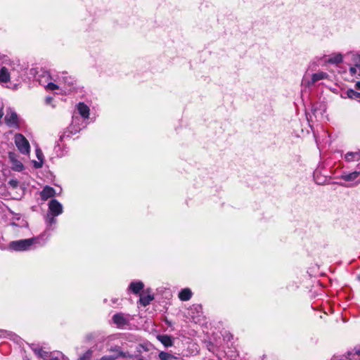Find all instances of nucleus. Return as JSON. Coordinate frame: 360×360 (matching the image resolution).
I'll return each instance as SVG.
<instances>
[{"label":"nucleus","mask_w":360,"mask_h":360,"mask_svg":"<svg viewBox=\"0 0 360 360\" xmlns=\"http://www.w3.org/2000/svg\"><path fill=\"white\" fill-rule=\"evenodd\" d=\"M355 87L356 89L358 90H360V82H357L356 84H355Z\"/></svg>","instance_id":"33"},{"label":"nucleus","mask_w":360,"mask_h":360,"mask_svg":"<svg viewBox=\"0 0 360 360\" xmlns=\"http://www.w3.org/2000/svg\"><path fill=\"white\" fill-rule=\"evenodd\" d=\"M50 360H60V359L56 357V358H52Z\"/></svg>","instance_id":"35"},{"label":"nucleus","mask_w":360,"mask_h":360,"mask_svg":"<svg viewBox=\"0 0 360 360\" xmlns=\"http://www.w3.org/2000/svg\"><path fill=\"white\" fill-rule=\"evenodd\" d=\"M77 110L79 115L84 119H87L90 115V109L87 105L83 102H80L77 105Z\"/></svg>","instance_id":"9"},{"label":"nucleus","mask_w":360,"mask_h":360,"mask_svg":"<svg viewBox=\"0 0 360 360\" xmlns=\"http://www.w3.org/2000/svg\"><path fill=\"white\" fill-rule=\"evenodd\" d=\"M352 61L356 68H360V54L353 53L352 56Z\"/></svg>","instance_id":"23"},{"label":"nucleus","mask_w":360,"mask_h":360,"mask_svg":"<svg viewBox=\"0 0 360 360\" xmlns=\"http://www.w3.org/2000/svg\"><path fill=\"white\" fill-rule=\"evenodd\" d=\"M138 360H145L143 357H140L138 359Z\"/></svg>","instance_id":"36"},{"label":"nucleus","mask_w":360,"mask_h":360,"mask_svg":"<svg viewBox=\"0 0 360 360\" xmlns=\"http://www.w3.org/2000/svg\"><path fill=\"white\" fill-rule=\"evenodd\" d=\"M10 79L11 76L8 68L4 66L2 67L0 69V82L6 83L10 81Z\"/></svg>","instance_id":"13"},{"label":"nucleus","mask_w":360,"mask_h":360,"mask_svg":"<svg viewBox=\"0 0 360 360\" xmlns=\"http://www.w3.org/2000/svg\"><path fill=\"white\" fill-rule=\"evenodd\" d=\"M46 88L49 90L54 91L58 89L59 86L53 82H49L48 83Z\"/></svg>","instance_id":"27"},{"label":"nucleus","mask_w":360,"mask_h":360,"mask_svg":"<svg viewBox=\"0 0 360 360\" xmlns=\"http://www.w3.org/2000/svg\"><path fill=\"white\" fill-rule=\"evenodd\" d=\"M18 155L14 152L8 153V158L11 162V168L14 171L21 172L24 169L23 164L18 160Z\"/></svg>","instance_id":"5"},{"label":"nucleus","mask_w":360,"mask_h":360,"mask_svg":"<svg viewBox=\"0 0 360 360\" xmlns=\"http://www.w3.org/2000/svg\"><path fill=\"white\" fill-rule=\"evenodd\" d=\"M6 175L4 171V165L0 161V183H2L5 180Z\"/></svg>","instance_id":"26"},{"label":"nucleus","mask_w":360,"mask_h":360,"mask_svg":"<svg viewBox=\"0 0 360 360\" xmlns=\"http://www.w3.org/2000/svg\"><path fill=\"white\" fill-rule=\"evenodd\" d=\"M55 195V189L49 186H46L40 193L41 199L44 201L53 197Z\"/></svg>","instance_id":"8"},{"label":"nucleus","mask_w":360,"mask_h":360,"mask_svg":"<svg viewBox=\"0 0 360 360\" xmlns=\"http://www.w3.org/2000/svg\"><path fill=\"white\" fill-rule=\"evenodd\" d=\"M8 184L13 188H16L18 185V181L17 180L11 179L8 181Z\"/></svg>","instance_id":"28"},{"label":"nucleus","mask_w":360,"mask_h":360,"mask_svg":"<svg viewBox=\"0 0 360 360\" xmlns=\"http://www.w3.org/2000/svg\"><path fill=\"white\" fill-rule=\"evenodd\" d=\"M192 297V292L189 288H184L179 293V298L181 301H188Z\"/></svg>","instance_id":"15"},{"label":"nucleus","mask_w":360,"mask_h":360,"mask_svg":"<svg viewBox=\"0 0 360 360\" xmlns=\"http://www.w3.org/2000/svg\"><path fill=\"white\" fill-rule=\"evenodd\" d=\"M150 292V290L147 289L143 291L142 293H140L139 303L141 306L146 307L154 300V296L151 295Z\"/></svg>","instance_id":"6"},{"label":"nucleus","mask_w":360,"mask_h":360,"mask_svg":"<svg viewBox=\"0 0 360 360\" xmlns=\"http://www.w3.org/2000/svg\"><path fill=\"white\" fill-rule=\"evenodd\" d=\"M345 159L347 162L359 161L360 160V151L348 152L345 154Z\"/></svg>","instance_id":"16"},{"label":"nucleus","mask_w":360,"mask_h":360,"mask_svg":"<svg viewBox=\"0 0 360 360\" xmlns=\"http://www.w3.org/2000/svg\"><path fill=\"white\" fill-rule=\"evenodd\" d=\"M352 354V352H347V354H346V356L347 357L350 356Z\"/></svg>","instance_id":"34"},{"label":"nucleus","mask_w":360,"mask_h":360,"mask_svg":"<svg viewBox=\"0 0 360 360\" xmlns=\"http://www.w3.org/2000/svg\"><path fill=\"white\" fill-rule=\"evenodd\" d=\"M36 155H37V159L39 160V161H34L33 162V164H34V167L37 169H39V168H41L43 165V153L41 150V149L39 148H37L36 150Z\"/></svg>","instance_id":"17"},{"label":"nucleus","mask_w":360,"mask_h":360,"mask_svg":"<svg viewBox=\"0 0 360 360\" xmlns=\"http://www.w3.org/2000/svg\"><path fill=\"white\" fill-rule=\"evenodd\" d=\"M113 323L118 327L122 328L128 324V320L124 317L122 313H117L112 316Z\"/></svg>","instance_id":"7"},{"label":"nucleus","mask_w":360,"mask_h":360,"mask_svg":"<svg viewBox=\"0 0 360 360\" xmlns=\"http://www.w3.org/2000/svg\"><path fill=\"white\" fill-rule=\"evenodd\" d=\"M348 98L352 99L360 98V93L354 91V89H349L346 92Z\"/></svg>","instance_id":"22"},{"label":"nucleus","mask_w":360,"mask_h":360,"mask_svg":"<svg viewBox=\"0 0 360 360\" xmlns=\"http://www.w3.org/2000/svg\"><path fill=\"white\" fill-rule=\"evenodd\" d=\"M360 175V172L354 171L353 172L342 175L341 178L345 181H352Z\"/></svg>","instance_id":"18"},{"label":"nucleus","mask_w":360,"mask_h":360,"mask_svg":"<svg viewBox=\"0 0 360 360\" xmlns=\"http://www.w3.org/2000/svg\"><path fill=\"white\" fill-rule=\"evenodd\" d=\"M342 55L340 53L336 54L328 59L327 62L330 64H339L342 62Z\"/></svg>","instance_id":"21"},{"label":"nucleus","mask_w":360,"mask_h":360,"mask_svg":"<svg viewBox=\"0 0 360 360\" xmlns=\"http://www.w3.org/2000/svg\"><path fill=\"white\" fill-rule=\"evenodd\" d=\"M37 242L38 238L33 237L27 239L11 241L9 244V247L11 249L15 251H26L30 250L31 247Z\"/></svg>","instance_id":"1"},{"label":"nucleus","mask_w":360,"mask_h":360,"mask_svg":"<svg viewBox=\"0 0 360 360\" xmlns=\"http://www.w3.org/2000/svg\"><path fill=\"white\" fill-rule=\"evenodd\" d=\"M139 347H141L146 352H148L149 350L147 345H146L141 344V345H139Z\"/></svg>","instance_id":"30"},{"label":"nucleus","mask_w":360,"mask_h":360,"mask_svg":"<svg viewBox=\"0 0 360 360\" xmlns=\"http://www.w3.org/2000/svg\"><path fill=\"white\" fill-rule=\"evenodd\" d=\"M92 354L93 351L91 349H88L79 358L78 360H91Z\"/></svg>","instance_id":"24"},{"label":"nucleus","mask_w":360,"mask_h":360,"mask_svg":"<svg viewBox=\"0 0 360 360\" xmlns=\"http://www.w3.org/2000/svg\"><path fill=\"white\" fill-rule=\"evenodd\" d=\"M354 354H355L360 355V347H355V348L354 349Z\"/></svg>","instance_id":"31"},{"label":"nucleus","mask_w":360,"mask_h":360,"mask_svg":"<svg viewBox=\"0 0 360 360\" xmlns=\"http://www.w3.org/2000/svg\"><path fill=\"white\" fill-rule=\"evenodd\" d=\"M55 222H56L55 217L52 216L49 219V224H53V223H55Z\"/></svg>","instance_id":"32"},{"label":"nucleus","mask_w":360,"mask_h":360,"mask_svg":"<svg viewBox=\"0 0 360 360\" xmlns=\"http://www.w3.org/2000/svg\"><path fill=\"white\" fill-rule=\"evenodd\" d=\"M157 339L166 347H172L174 344V339L169 335H158Z\"/></svg>","instance_id":"10"},{"label":"nucleus","mask_w":360,"mask_h":360,"mask_svg":"<svg viewBox=\"0 0 360 360\" xmlns=\"http://www.w3.org/2000/svg\"><path fill=\"white\" fill-rule=\"evenodd\" d=\"M119 358V355L116 352H113L112 354L110 355H105L101 358L97 360H115Z\"/></svg>","instance_id":"25"},{"label":"nucleus","mask_w":360,"mask_h":360,"mask_svg":"<svg viewBox=\"0 0 360 360\" xmlns=\"http://www.w3.org/2000/svg\"><path fill=\"white\" fill-rule=\"evenodd\" d=\"M158 357L160 360H175L177 359L176 356L166 352H160Z\"/></svg>","instance_id":"19"},{"label":"nucleus","mask_w":360,"mask_h":360,"mask_svg":"<svg viewBox=\"0 0 360 360\" xmlns=\"http://www.w3.org/2000/svg\"><path fill=\"white\" fill-rule=\"evenodd\" d=\"M49 210L51 216L56 217L63 212L62 205L56 199H52L49 203Z\"/></svg>","instance_id":"4"},{"label":"nucleus","mask_w":360,"mask_h":360,"mask_svg":"<svg viewBox=\"0 0 360 360\" xmlns=\"http://www.w3.org/2000/svg\"><path fill=\"white\" fill-rule=\"evenodd\" d=\"M109 351L112 352L117 353V354L119 355V358L120 357L129 358V359H133L134 358V355L133 354H131L129 352H124L122 351L120 347H118V346H115V347H111L109 349Z\"/></svg>","instance_id":"12"},{"label":"nucleus","mask_w":360,"mask_h":360,"mask_svg":"<svg viewBox=\"0 0 360 360\" xmlns=\"http://www.w3.org/2000/svg\"><path fill=\"white\" fill-rule=\"evenodd\" d=\"M328 76L327 73L323 72H316L312 75L311 82L314 84L319 80L326 78Z\"/></svg>","instance_id":"20"},{"label":"nucleus","mask_w":360,"mask_h":360,"mask_svg":"<svg viewBox=\"0 0 360 360\" xmlns=\"http://www.w3.org/2000/svg\"><path fill=\"white\" fill-rule=\"evenodd\" d=\"M356 67L354 66V67H351L349 68V73L351 75H354L356 73L357 70H356Z\"/></svg>","instance_id":"29"},{"label":"nucleus","mask_w":360,"mask_h":360,"mask_svg":"<svg viewBox=\"0 0 360 360\" xmlns=\"http://www.w3.org/2000/svg\"><path fill=\"white\" fill-rule=\"evenodd\" d=\"M358 75L360 77V71H359V75Z\"/></svg>","instance_id":"37"},{"label":"nucleus","mask_w":360,"mask_h":360,"mask_svg":"<svg viewBox=\"0 0 360 360\" xmlns=\"http://www.w3.org/2000/svg\"><path fill=\"white\" fill-rule=\"evenodd\" d=\"M32 351L37 356L43 359H48L51 355L50 352L45 351L42 347L33 348Z\"/></svg>","instance_id":"14"},{"label":"nucleus","mask_w":360,"mask_h":360,"mask_svg":"<svg viewBox=\"0 0 360 360\" xmlns=\"http://www.w3.org/2000/svg\"><path fill=\"white\" fill-rule=\"evenodd\" d=\"M144 284L141 281L131 282L129 286V290L134 294L140 293L143 290Z\"/></svg>","instance_id":"11"},{"label":"nucleus","mask_w":360,"mask_h":360,"mask_svg":"<svg viewBox=\"0 0 360 360\" xmlns=\"http://www.w3.org/2000/svg\"><path fill=\"white\" fill-rule=\"evenodd\" d=\"M15 143L21 153L25 155L30 153V143L22 134H16L15 135Z\"/></svg>","instance_id":"2"},{"label":"nucleus","mask_w":360,"mask_h":360,"mask_svg":"<svg viewBox=\"0 0 360 360\" xmlns=\"http://www.w3.org/2000/svg\"><path fill=\"white\" fill-rule=\"evenodd\" d=\"M6 124L9 127H19L18 114L13 110L8 112L4 118Z\"/></svg>","instance_id":"3"}]
</instances>
